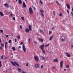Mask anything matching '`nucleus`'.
I'll use <instances>...</instances> for the list:
<instances>
[{"label": "nucleus", "mask_w": 73, "mask_h": 73, "mask_svg": "<svg viewBox=\"0 0 73 73\" xmlns=\"http://www.w3.org/2000/svg\"><path fill=\"white\" fill-rule=\"evenodd\" d=\"M1 46H2V47H4V44H2V43L1 44Z\"/></svg>", "instance_id": "obj_29"}, {"label": "nucleus", "mask_w": 73, "mask_h": 73, "mask_svg": "<svg viewBox=\"0 0 73 73\" xmlns=\"http://www.w3.org/2000/svg\"><path fill=\"white\" fill-rule=\"evenodd\" d=\"M9 43L11 44V40H9L8 42Z\"/></svg>", "instance_id": "obj_35"}, {"label": "nucleus", "mask_w": 73, "mask_h": 73, "mask_svg": "<svg viewBox=\"0 0 73 73\" xmlns=\"http://www.w3.org/2000/svg\"><path fill=\"white\" fill-rule=\"evenodd\" d=\"M42 50V52L44 53V54H45V51L43 49Z\"/></svg>", "instance_id": "obj_23"}, {"label": "nucleus", "mask_w": 73, "mask_h": 73, "mask_svg": "<svg viewBox=\"0 0 73 73\" xmlns=\"http://www.w3.org/2000/svg\"><path fill=\"white\" fill-rule=\"evenodd\" d=\"M21 18L22 20H24V17H22Z\"/></svg>", "instance_id": "obj_42"}, {"label": "nucleus", "mask_w": 73, "mask_h": 73, "mask_svg": "<svg viewBox=\"0 0 73 73\" xmlns=\"http://www.w3.org/2000/svg\"><path fill=\"white\" fill-rule=\"evenodd\" d=\"M56 4H58V5H60V3H58V1H56Z\"/></svg>", "instance_id": "obj_28"}, {"label": "nucleus", "mask_w": 73, "mask_h": 73, "mask_svg": "<svg viewBox=\"0 0 73 73\" xmlns=\"http://www.w3.org/2000/svg\"><path fill=\"white\" fill-rule=\"evenodd\" d=\"M40 3L41 4H43V3L41 0H40Z\"/></svg>", "instance_id": "obj_33"}, {"label": "nucleus", "mask_w": 73, "mask_h": 73, "mask_svg": "<svg viewBox=\"0 0 73 73\" xmlns=\"http://www.w3.org/2000/svg\"><path fill=\"white\" fill-rule=\"evenodd\" d=\"M23 42H21V45H23Z\"/></svg>", "instance_id": "obj_52"}, {"label": "nucleus", "mask_w": 73, "mask_h": 73, "mask_svg": "<svg viewBox=\"0 0 73 73\" xmlns=\"http://www.w3.org/2000/svg\"><path fill=\"white\" fill-rule=\"evenodd\" d=\"M39 66V64H36L34 66V67L35 68H38Z\"/></svg>", "instance_id": "obj_5"}, {"label": "nucleus", "mask_w": 73, "mask_h": 73, "mask_svg": "<svg viewBox=\"0 0 73 73\" xmlns=\"http://www.w3.org/2000/svg\"><path fill=\"white\" fill-rule=\"evenodd\" d=\"M0 15L2 17L4 16V14L2 12L0 11Z\"/></svg>", "instance_id": "obj_13"}, {"label": "nucleus", "mask_w": 73, "mask_h": 73, "mask_svg": "<svg viewBox=\"0 0 73 73\" xmlns=\"http://www.w3.org/2000/svg\"><path fill=\"white\" fill-rule=\"evenodd\" d=\"M66 56L68 57H70V54L68 52H66Z\"/></svg>", "instance_id": "obj_6"}, {"label": "nucleus", "mask_w": 73, "mask_h": 73, "mask_svg": "<svg viewBox=\"0 0 73 73\" xmlns=\"http://www.w3.org/2000/svg\"><path fill=\"white\" fill-rule=\"evenodd\" d=\"M34 59L35 61H36V62H38V56H35L34 57Z\"/></svg>", "instance_id": "obj_4"}, {"label": "nucleus", "mask_w": 73, "mask_h": 73, "mask_svg": "<svg viewBox=\"0 0 73 73\" xmlns=\"http://www.w3.org/2000/svg\"><path fill=\"white\" fill-rule=\"evenodd\" d=\"M12 48L13 50H15V47H12Z\"/></svg>", "instance_id": "obj_31"}, {"label": "nucleus", "mask_w": 73, "mask_h": 73, "mask_svg": "<svg viewBox=\"0 0 73 73\" xmlns=\"http://www.w3.org/2000/svg\"><path fill=\"white\" fill-rule=\"evenodd\" d=\"M53 37V36L52 35L50 37V38L49 39L50 41V40H52Z\"/></svg>", "instance_id": "obj_19"}, {"label": "nucleus", "mask_w": 73, "mask_h": 73, "mask_svg": "<svg viewBox=\"0 0 73 73\" xmlns=\"http://www.w3.org/2000/svg\"><path fill=\"white\" fill-rule=\"evenodd\" d=\"M53 14H54V15H56V14H55V12L54 11V12H53Z\"/></svg>", "instance_id": "obj_49"}, {"label": "nucleus", "mask_w": 73, "mask_h": 73, "mask_svg": "<svg viewBox=\"0 0 73 73\" xmlns=\"http://www.w3.org/2000/svg\"><path fill=\"white\" fill-rule=\"evenodd\" d=\"M61 40L62 41H64V39L63 38H62Z\"/></svg>", "instance_id": "obj_56"}, {"label": "nucleus", "mask_w": 73, "mask_h": 73, "mask_svg": "<svg viewBox=\"0 0 73 73\" xmlns=\"http://www.w3.org/2000/svg\"><path fill=\"white\" fill-rule=\"evenodd\" d=\"M72 12H73V8H72Z\"/></svg>", "instance_id": "obj_61"}, {"label": "nucleus", "mask_w": 73, "mask_h": 73, "mask_svg": "<svg viewBox=\"0 0 73 73\" xmlns=\"http://www.w3.org/2000/svg\"><path fill=\"white\" fill-rule=\"evenodd\" d=\"M24 0L26 2V3H27V0Z\"/></svg>", "instance_id": "obj_58"}, {"label": "nucleus", "mask_w": 73, "mask_h": 73, "mask_svg": "<svg viewBox=\"0 0 73 73\" xmlns=\"http://www.w3.org/2000/svg\"><path fill=\"white\" fill-rule=\"evenodd\" d=\"M49 46V44H46L45 45H44V46L45 47H46V46Z\"/></svg>", "instance_id": "obj_24"}, {"label": "nucleus", "mask_w": 73, "mask_h": 73, "mask_svg": "<svg viewBox=\"0 0 73 73\" xmlns=\"http://www.w3.org/2000/svg\"><path fill=\"white\" fill-rule=\"evenodd\" d=\"M8 35H6L5 36H6V38H7V37H8Z\"/></svg>", "instance_id": "obj_41"}, {"label": "nucleus", "mask_w": 73, "mask_h": 73, "mask_svg": "<svg viewBox=\"0 0 73 73\" xmlns=\"http://www.w3.org/2000/svg\"><path fill=\"white\" fill-rule=\"evenodd\" d=\"M19 27L21 29H22V26H21V25H20L19 26Z\"/></svg>", "instance_id": "obj_32"}, {"label": "nucleus", "mask_w": 73, "mask_h": 73, "mask_svg": "<svg viewBox=\"0 0 73 73\" xmlns=\"http://www.w3.org/2000/svg\"><path fill=\"white\" fill-rule=\"evenodd\" d=\"M32 7L33 8V9H34V10L35 11L36 10V8H35V6H32Z\"/></svg>", "instance_id": "obj_26"}, {"label": "nucleus", "mask_w": 73, "mask_h": 73, "mask_svg": "<svg viewBox=\"0 0 73 73\" xmlns=\"http://www.w3.org/2000/svg\"><path fill=\"white\" fill-rule=\"evenodd\" d=\"M44 67V66H41V68H42Z\"/></svg>", "instance_id": "obj_50"}, {"label": "nucleus", "mask_w": 73, "mask_h": 73, "mask_svg": "<svg viewBox=\"0 0 73 73\" xmlns=\"http://www.w3.org/2000/svg\"><path fill=\"white\" fill-rule=\"evenodd\" d=\"M30 41H31V39H28V41L29 43H30Z\"/></svg>", "instance_id": "obj_34"}, {"label": "nucleus", "mask_w": 73, "mask_h": 73, "mask_svg": "<svg viewBox=\"0 0 73 73\" xmlns=\"http://www.w3.org/2000/svg\"><path fill=\"white\" fill-rule=\"evenodd\" d=\"M2 66V64H1V62L0 61V68Z\"/></svg>", "instance_id": "obj_25"}, {"label": "nucleus", "mask_w": 73, "mask_h": 73, "mask_svg": "<svg viewBox=\"0 0 73 73\" xmlns=\"http://www.w3.org/2000/svg\"><path fill=\"white\" fill-rule=\"evenodd\" d=\"M71 13L72 14V15L73 16V12H71Z\"/></svg>", "instance_id": "obj_43"}, {"label": "nucleus", "mask_w": 73, "mask_h": 73, "mask_svg": "<svg viewBox=\"0 0 73 73\" xmlns=\"http://www.w3.org/2000/svg\"><path fill=\"white\" fill-rule=\"evenodd\" d=\"M2 41H1V39L0 38V43H1V42Z\"/></svg>", "instance_id": "obj_51"}, {"label": "nucleus", "mask_w": 73, "mask_h": 73, "mask_svg": "<svg viewBox=\"0 0 73 73\" xmlns=\"http://www.w3.org/2000/svg\"><path fill=\"white\" fill-rule=\"evenodd\" d=\"M23 50L24 51L25 53L27 52V50H26V48H25V46L24 44H23L22 46Z\"/></svg>", "instance_id": "obj_2"}, {"label": "nucleus", "mask_w": 73, "mask_h": 73, "mask_svg": "<svg viewBox=\"0 0 73 73\" xmlns=\"http://www.w3.org/2000/svg\"><path fill=\"white\" fill-rule=\"evenodd\" d=\"M21 46H19L18 47V48L19 49H21Z\"/></svg>", "instance_id": "obj_45"}, {"label": "nucleus", "mask_w": 73, "mask_h": 73, "mask_svg": "<svg viewBox=\"0 0 73 73\" xmlns=\"http://www.w3.org/2000/svg\"><path fill=\"white\" fill-rule=\"evenodd\" d=\"M51 33V31H49V34L50 35V33Z\"/></svg>", "instance_id": "obj_48"}, {"label": "nucleus", "mask_w": 73, "mask_h": 73, "mask_svg": "<svg viewBox=\"0 0 73 73\" xmlns=\"http://www.w3.org/2000/svg\"><path fill=\"white\" fill-rule=\"evenodd\" d=\"M40 11L42 15L41 16H44V11L40 9Z\"/></svg>", "instance_id": "obj_8"}, {"label": "nucleus", "mask_w": 73, "mask_h": 73, "mask_svg": "<svg viewBox=\"0 0 73 73\" xmlns=\"http://www.w3.org/2000/svg\"><path fill=\"white\" fill-rule=\"evenodd\" d=\"M34 43H35V44H37V42L36 41H34Z\"/></svg>", "instance_id": "obj_40"}, {"label": "nucleus", "mask_w": 73, "mask_h": 73, "mask_svg": "<svg viewBox=\"0 0 73 73\" xmlns=\"http://www.w3.org/2000/svg\"><path fill=\"white\" fill-rule=\"evenodd\" d=\"M18 38H19H19H20V36H17Z\"/></svg>", "instance_id": "obj_44"}, {"label": "nucleus", "mask_w": 73, "mask_h": 73, "mask_svg": "<svg viewBox=\"0 0 73 73\" xmlns=\"http://www.w3.org/2000/svg\"><path fill=\"white\" fill-rule=\"evenodd\" d=\"M4 5V6H5V7H6L7 8H9V5H8V4L7 3L5 4Z\"/></svg>", "instance_id": "obj_9"}, {"label": "nucleus", "mask_w": 73, "mask_h": 73, "mask_svg": "<svg viewBox=\"0 0 73 73\" xmlns=\"http://www.w3.org/2000/svg\"><path fill=\"white\" fill-rule=\"evenodd\" d=\"M39 41H40V42H43V40L42 39H41V38H39L38 39Z\"/></svg>", "instance_id": "obj_14"}, {"label": "nucleus", "mask_w": 73, "mask_h": 73, "mask_svg": "<svg viewBox=\"0 0 73 73\" xmlns=\"http://www.w3.org/2000/svg\"><path fill=\"white\" fill-rule=\"evenodd\" d=\"M39 31L40 32V33H42V32H43V31H42L41 29L39 30Z\"/></svg>", "instance_id": "obj_30"}, {"label": "nucleus", "mask_w": 73, "mask_h": 73, "mask_svg": "<svg viewBox=\"0 0 73 73\" xmlns=\"http://www.w3.org/2000/svg\"><path fill=\"white\" fill-rule=\"evenodd\" d=\"M8 44V42H5V49H7V45Z\"/></svg>", "instance_id": "obj_11"}, {"label": "nucleus", "mask_w": 73, "mask_h": 73, "mask_svg": "<svg viewBox=\"0 0 73 73\" xmlns=\"http://www.w3.org/2000/svg\"><path fill=\"white\" fill-rule=\"evenodd\" d=\"M64 71H66V69H64Z\"/></svg>", "instance_id": "obj_55"}, {"label": "nucleus", "mask_w": 73, "mask_h": 73, "mask_svg": "<svg viewBox=\"0 0 73 73\" xmlns=\"http://www.w3.org/2000/svg\"><path fill=\"white\" fill-rule=\"evenodd\" d=\"M40 49L41 50H43L44 49V44H43L42 45H41L40 46Z\"/></svg>", "instance_id": "obj_10"}, {"label": "nucleus", "mask_w": 73, "mask_h": 73, "mask_svg": "<svg viewBox=\"0 0 73 73\" xmlns=\"http://www.w3.org/2000/svg\"><path fill=\"white\" fill-rule=\"evenodd\" d=\"M31 28H32V27H31V25H29V28L30 31H31V30H32Z\"/></svg>", "instance_id": "obj_18"}, {"label": "nucleus", "mask_w": 73, "mask_h": 73, "mask_svg": "<svg viewBox=\"0 0 73 73\" xmlns=\"http://www.w3.org/2000/svg\"><path fill=\"white\" fill-rule=\"evenodd\" d=\"M18 70L20 72H21V71H22L21 70V69H20V68H18Z\"/></svg>", "instance_id": "obj_22"}, {"label": "nucleus", "mask_w": 73, "mask_h": 73, "mask_svg": "<svg viewBox=\"0 0 73 73\" xmlns=\"http://www.w3.org/2000/svg\"><path fill=\"white\" fill-rule=\"evenodd\" d=\"M63 63H64V61H61L60 63V67H62V66L63 65Z\"/></svg>", "instance_id": "obj_7"}, {"label": "nucleus", "mask_w": 73, "mask_h": 73, "mask_svg": "<svg viewBox=\"0 0 73 73\" xmlns=\"http://www.w3.org/2000/svg\"><path fill=\"white\" fill-rule=\"evenodd\" d=\"M11 63L12 64L13 66H16V65H17V66H20V65H19V64L17 63L16 62H11Z\"/></svg>", "instance_id": "obj_1"}, {"label": "nucleus", "mask_w": 73, "mask_h": 73, "mask_svg": "<svg viewBox=\"0 0 73 73\" xmlns=\"http://www.w3.org/2000/svg\"><path fill=\"white\" fill-rule=\"evenodd\" d=\"M51 52H51V51H50V53H51Z\"/></svg>", "instance_id": "obj_63"}, {"label": "nucleus", "mask_w": 73, "mask_h": 73, "mask_svg": "<svg viewBox=\"0 0 73 73\" xmlns=\"http://www.w3.org/2000/svg\"><path fill=\"white\" fill-rule=\"evenodd\" d=\"M4 58V55H3L1 57V59H3Z\"/></svg>", "instance_id": "obj_36"}, {"label": "nucleus", "mask_w": 73, "mask_h": 73, "mask_svg": "<svg viewBox=\"0 0 73 73\" xmlns=\"http://www.w3.org/2000/svg\"><path fill=\"white\" fill-rule=\"evenodd\" d=\"M25 31L26 32L28 33L29 31V29L27 28L25 30Z\"/></svg>", "instance_id": "obj_17"}, {"label": "nucleus", "mask_w": 73, "mask_h": 73, "mask_svg": "<svg viewBox=\"0 0 73 73\" xmlns=\"http://www.w3.org/2000/svg\"><path fill=\"white\" fill-rule=\"evenodd\" d=\"M18 3H19V4H22V1H21V0H19Z\"/></svg>", "instance_id": "obj_16"}, {"label": "nucleus", "mask_w": 73, "mask_h": 73, "mask_svg": "<svg viewBox=\"0 0 73 73\" xmlns=\"http://www.w3.org/2000/svg\"><path fill=\"white\" fill-rule=\"evenodd\" d=\"M54 68H55V67H53L52 68V69H54Z\"/></svg>", "instance_id": "obj_60"}, {"label": "nucleus", "mask_w": 73, "mask_h": 73, "mask_svg": "<svg viewBox=\"0 0 73 73\" xmlns=\"http://www.w3.org/2000/svg\"><path fill=\"white\" fill-rule=\"evenodd\" d=\"M0 32H2V33H3V34H4V33L3 32V30H0Z\"/></svg>", "instance_id": "obj_27"}, {"label": "nucleus", "mask_w": 73, "mask_h": 73, "mask_svg": "<svg viewBox=\"0 0 73 73\" xmlns=\"http://www.w3.org/2000/svg\"><path fill=\"white\" fill-rule=\"evenodd\" d=\"M26 66H28V64L27 63Z\"/></svg>", "instance_id": "obj_53"}, {"label": "nucleus", "mask_w": 73, "mask_h": 73, "mask_svg": "<svg viewBox=\"0 0 73 73\" xmlns=\"http://www.w3.org/2000/svg\"><path fill=\"white\" fill-rule=\"evenodd\" d=\"M67 13H68V14H69V10H67Z\"/></svg>", "instance_id": "obj_37"}, {"label": "nucleus", "mask_w": 73, "mask_h": 73, "mask_svg": "<svg viewBox=\"0 0 73 73\" xmlns=\"http://www.w3.org/2000/svg\"><path fill=\"white\" fill-rule=\"evenodd\" d=\"M2 47H0V49H2Z\"/></svg>", "instance_id": "obj_59"}, {"label": "nucleus", "mask_w": 73, "mask_h": 73, "mask_svg": "<svg viewBox=\"0 0 73 73\" xmlns=\"http://www.w3.org/2000/svg\"><path fill=\"white\" fill-rule=\"evenodd\" d=\"M71 47L72 48V47H73V45H71Z\"/></svg>", "instance_id": "obj_62"}, {"label": "nucleus", "mask_w": 73, "mask_h": 73, "mask_svg": "<svg viewBox=\"0 0 73 73\" xmlns=\"http://www.w3.org/2000/svg\"><path fill=\"white\" fill-rule=\"evenodd\" d=\"M13 19L14 20H15V17H13Z\"/></svg>", "instance_id": "obj_46"}, {"label": "nucleus", "mask_w": 73, "mask_h": 73, "mask_svg": "<svg viewBox=\"0 0 73 73\" xmlns=\"http://www.w3.org/2000/svg\"><path fill=\"white\" fill-rule=\"evenodd\" d=\"M41 58L42 60H44L45 59V58L44 57L41 56Z\"/></svg>", "instance_id": "obj_21"}, {"label": "nucleus", "mask_w": 73, "mask_h": 73, "mask_svg": "<svg viewBox=\"0 0 73 73\" xmlns=\"http://www.w3.org/2000/svg\"><path fill=\"white\" fill-rule=\"evenodd\" d=\"M17 0H16V1H17Z\"/></svg>", "instance_id": "obj_64"}, {"label": "nucleus", "mask_w": 73, "mask_h": 73, "mask_svg": "<svg viewBox=\"0 0 73 73\" xmlns=\"http://www.w3.org/2000/svg\"><path fill=\"white\" fill-rule=\"evenodd\" d=\"M59 16H62V13H60L59 15Z\"/></svg>", "instance_id": "obj_38"}, {"label": "nucleus", "mask_w": 73, "mask_h": 73, "mask_svg": "<svg viewBox=\"0 0 73 73\" xmlns=\"http://www.w3.org/2000/svg\"><path fill=\"white\" fill-rule=\"evenodd\" d=\"M67 8L68 9H70V5H69L68 4H67L66 5Z\"/></svg>", "instance_id": "obj_12"}, {"label": "nucleus", "mask_w": 73, "mask_h": 73, "mask_svg": "<svg viewBox=\"0 0 73 73\" xmlns=\"http://www.w3.org/2000/svg\"><path fill=\"white\" fill-rule=\"evenodd\" d=\"M29 12L30 14L31 15H32L33 13V10L31 8V7H30L29 8Z\"/></svg>", "instance_id": "obj_3"}, {"label": "nucleus", "mask_w": 73, "mask_h": 73, "mask_svg": "<svg viewBox=\"0 0 73 73\" xmlns=\"http://www.w3.org/2000/svg\"><path fill=\"white\" fill-rule=\"evenodd\" d=\"M23 7H24L25 8V7H26V5H25V3L24 2H23Z\"/></svg>", "instance_id": "obj_15"}, {"label": "nucleus", "mask_w": 73, "mask_h": 73, "mask_svg": "<svg viewBox=\"0 0 73 73\" xmlns=\"http://www.w3.org/2000/svg\"><path fill=\"white\" fill-rule=\"evenodd\" d=\"M53 62H57V59H54L53 60Z\"/></svg>", "instance_id": "obj_20"}, {"label": "nucleus", "mask_w": 73, "mask_h": 73, "mask_svg": "<svg viewBox=\"0 0 73 73\" xmlns=\"http://www.w3.org/2000/svg\"><path fill=\"white\" fill-rule=\"evenodd\" d=\"M66 68H69V66L68 65H67L66 66Z\"/></svg>", "instance_id": "obj_39"}, {"label": "nucleus", "mask_w": 73, "mask_h": 73, "mask_svg": "<svg viewBox=\"0 0 73 73\" xmlns=\"http://www.w3.org/2000/svg\"><path fill=\"white\" fill-rule=\"evenodd\" d=\"M11 16H13V14H11L10 15Z\"/></svg>", "instance_id": "obj_57"}, {"label": "nucleus", "mask_w": 73, "mask_h": 73, "mask_svg": "<svg viewBox=\"0 0 73 73\" xmlns=\"http://www.w3.org/2000/svg\"><path fill=\"white\" fill-rule=\"evenodd\" d=\"M54 29V27H53L52 28V30H53Z\"/></svg>", "instance_id": "obj_54"}, {"label": "nucleus", "mask_w": 73, "mask_h": 73, "mask_svg": "<svg viewBox=\"0 0 73 73\" xmlns=\"http://www.w3.org/2000/svg\"><path fill=\"white\" fill-rule=\"evenodd\" d=\"M15 42H17V39H15Z\"/></svg>", "instance_id": "obj_47"}]
</instances>
